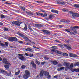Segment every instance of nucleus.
Segmentation results:
<instances>
[{"label":"nucleus","instance_id":"f257e3e1","mask_svg":"<svg viewBox=\"0 0 79 79\" xmlns=\"http://www.w3.org/2000/svg\"><path fill=\"white\" fill-rule=\"evenodd\" d=\"M0 73H2V74L6 75L7 76H10L11 74V72H9V73H8L7 71L3 69L0 70Z\"/></svg>","mask_w":79,"mask_h":79},{"label":"nucleus","instance_id":"f03ea898","mask_svg":"<svg viewBox=\"0 0 79 79\" xmlns=\"http://www.w3.org/2000/svg\"><path fill=\"white\" fill-rule=\"evenodd\" d=\"M8 40L9 41L11 42H13V41H18V39L16 37H9L8 38Z\"/></svg>","mask_w":79,"mask_h":79},{"label":"nucleus","instance_id":"7ed1b4c3","mask_svg":"<svg viewBox=\"0 0 79 79\" xmlns=\"http://www.w3.org/2000/svg\"><path fill=\"white\" fill-rule=\"evenodd\" d=\"M12 24H15V25H17L18 26H20V24H21V22H19V21H14L12 23Z\"/></svg>","mask_w":79,"mask_h":79},{"label":"nucleus","instance_id":"20e7f679","mask_svg":"<svg viewBox=\"0 0 79 79\" xmlns=\"http://www.w3.org/2000/svg\"><path fill=\"white\" fill-rule=\"evenodd\" d=\"M36 14L37 15H41L42 16H43V17H45V16H47V15L46 14H43L42 13H38V12H36Z\"/></svg>","mask_w":79,"mask_h":79},{"label":"nucleus","instance_id":"39448f33","mask_svg":"<svg viewBox=\"0 0 79 79\" xmlns=\"http://www.w3.org/2000/svg\"><path fill=\"white\" fill-rule=\"evenodd\" d=\"M44 34H48V35H50V32L48 31L45 30H42Z\"/></svg>","mask_w":79,"mask_h":79},{"label":"nucleus","instance_id":"423d86ee","mask_svg":"<svg viewBox=\"0 0 79 79\" xmlns=\"http://www.w3.org/2000/svg\"><path fill=\"white\" fill-rule=\"evenodd\" d=\"M3 62L5 64H7L9 65H11V64H10L7 61V59H4L3 61Z\"/></svg>","mask_w":79,"mask_h":79},{"label":"nucleus","instance_id":"0eeeda50","mask_svg":"<svg viewBox=\"0 0 79 79\" xmlns=\"http://www.w3.org/2000/svg\"><path fill=\"white\" fill-rule=\"evenodd\" d=\"M77 29V28H79V27L78 26H75L74 27H72V29H72V30H73V32L75 33V34H77V31H76V29Z\"/></svg>","mask_w":79,"mask_h":79},{"label":"nucleus","instance_id":"6e6552de","mask_svg":"<svg viewBox=\"0 0 79 79\" xmlns=\"http://www.w3.org/2000/svg\"><path fill=\"white\" fill-rule=\"evenodd\" d=\"M31 65H32V66L34 68H35V69H36L37 68V66H36V64L34 63V61H32L31 62Z\"/></svg>","mask_w":79,"mask_h":79},{"label":"nucleus","instance_id":"1a4fd4ad","mask_svg":"<svg viewBox=\"0 0 79 79\" xmlns=\"http://www.w3.org/2000/svg\"><path fill=\"white\" fill-rule=\"evenodd\" d=\"M69 55L70 57H72V58H75V57H77V55L74 54L70 53Z\"/></svg>","mask_w":79,"mask_h":79},{"label":"nucleus","instance_id":"9d476101","mask_svg":"<svg viewBox=\"0 0 79 79\" xmlns=\"http://www.w3.org/2000/svg\"><path fill=\"white\" fill-rule=\"evenodd\" d=\"M64 46H65L66 48L68 50H71V47L70 45L65 44Z\"/></svg>","mask_w":79,"mask_h":79},{"label":"nucleus","instance_id":"9b49d317","mask_svg":"<svg viewBox=\"0 0 79 79\" xmlns=\"http://www.w3.org/2000/svg\"><path fill=\"white\" fill-rule=\"evenodd\" d=\"M35 26L37 28H39V27H41L42 26V25L40 24H36L35 25Z\"/></svg>","mask_w":79,"mask_h":79},{"label":"nucleus","instance_id":"f8f14e48","mask_svg":"<svg viewBox=\"0 0 79 79\" xmlns=\"http://www.w3.org/2000/svg\"><path fill=\"white\" fill-rule=\"evenodd\" d=\"M19 59L22 61H24V60H26V58L24 57V56H20L19 57Z\"/></svg>","mask_w":79,"mask_h":79},{"label":"nucleus","instance_id":"ddd939ff","mask_svg":"<svg viewBox=\"0 0 79 79\" xmlns=\"http://www.w3.org/2000/svg\"><path fill=\"white\" fill-rule=\"evenodd\" d=\"M70 13L71 15H72L73 18H76V13H73V12H70Z\"/></svg>","mask_w":79,"mask_h":79},{"label":"nucleus","instance_id":"4468645a","mask_svg":"<svg viewBox=\"0 0 79 79\" xmlns=\"http://www.w3.org/2000/svg\"><path fill=\"white\" fill-rule=\"evenodd\" d=\"M17 34L18 35H19L21 36V37H23V38H24V35H23V34L21 33H20V32H18L17 33Z\"/></svg>","mask_w":79,"mask_h":79},{"label":"nucleus","instance_id":"2eb2a0df","mask_svg":"<svg viewBox=\"0 0 79 79\" xmlns=\"http://www.w3.org/2000/svg\"><path fill=\"white\" fill-rule=\"evenodd\" d=\"M25 73V74H26V75H27V76H28L30 75V74H31L27 70H26Z\"/></svg>","mask_w":79,"mask_h":79},{"label":"nucleus","instance_id":"dca6fc26","mask_svg":"<svg viewBox=\"0 0 79 79\" xmlns=\"http://www.w3.org/2000/svg\"><path fill=\"white\" fill-rule=\"evenodd\" d=\"M43 73H44V76H47L49 75V73H48V72L44 71L43 72Z\"/></svg>","mask_w":79,"mask_h":79},{"label":"nucleus","instance_id":"f3484780","mask_svg":"<svg viewBox=\"0 0 79 79\" xmlns=\"http://www.w3.org/2000/svg\"><path fill=\"white\" fill-rule=\"evenodd\" d=\"M25 51H27V52H32V49L30 48H28L27 49L25 48Z\"/></svg>","mask_w":79,"mask_h":79},{"label":"nucleus","instance_id":"a211bd4d","mask_svg":"<svg viewBox=\"0 0 79 79\" xmlns=\"http://www.w3.org/2000/svg\"><path fill=\"white\" fill-rule=\"evenodd\" d=\"M51 62H52L54 65H56L58 64V62L56 61L52 60Z\"/></svg>","mask_w":79,"mask_h":79},{"label":"nucleus","instance_id":"6ab92c4d","mask_svg":"<svg viewBox=\"0 0 79 79\" xmlns=\"http://www.w3.org/2000/svg\"><path fill=\"white\" fill-rule=\"evenodd\" d=\"M23 77L25 79H27L28 78V77H29V76L26 74H25L23 75Z\"/></svg>","mask_w":79,"mask_h":79},{"label":"nucleus","instance_id":"aec40b11","mask_svg":"<svg viewBox=\"0 0 79 79\" xmlns=\"http://www.w3.org/2000/svg\"><path fill=\"white\" fill-rule=\"evenodd\" d=\"M64 67H61L60 68L57 69V70L58 71L61 70L63 71V70H64Z\"/></svg>","mask_w":79,"mask_h":79},{"label":"nucleus","instance_id":"412c9836","mask_svg":"<svg viewBox=\"0 0 79 79\" xmlns=\"http://www.w3.org/2000/svg\"><path fill=\"white\" fill-rule=\"evenodd\" d=\"M57 4H61V5H64V2H61V1L57 2Z\"/></svg>","mask_w":79,"mask_h":79},{"label":"nucleus","instance_id":"4be33fe9","mask_svg":"<svg viewBox=\"0 0 79 79\" xmlns=\"http://www.w3.org/2000/svg\"><path fill=\"white\" fill-rule=\"evenodd\" d=\"M64 66H66V67H69V65H70V64L69 63H64Z\"/></svg>","mask_w":79,"mask_h":79},{"label":"nucleus","instance_id":"5701e85b","mask_svg":"<svg viewBox=\"0 0 79 79\" xmlns=\"http://www.w3.org/2000/svg\"><path fill=\"white\" fill-rule=\"evenodd\" d=\"M44 71H41L40 72V77H42L43 76H44Z\"/></svg>","mask_w":79,"mask_h":79},{"label":"nucleus","instance_id":"b1692460","mask_svg":"<svg viewBox=\"0 0 79 79\" xmlns=\"http://www.w3.org/2000/svg\"><path fill=\"white\" fill-rule=\"evenodd\" d=\"M4 66L5 68L6 69H9V65H5Z\"/></svg>","mask_w":79,"mask_h":79},{"label":"nucleus","instance_id":"393cba45","mask_svg":"<svg viewBox=\"0 0 79 79\" xmlns=\"http://www.w3.org/2000/svg\"><path fill=\"white\" fill-rule=\"evenodd\" d=\"M35 63L36 64H40V62L39 61H38L36 59L35 60Z\"/></svg>","mask_w":79,"mask_h":79},{"label":"nucleus","instance_id":"a878e982","mask_svg":"<svg viewBox=\"0 0 79 79\" xmlns=\"http://www.w3.org/2000/svg\"><path fill=\"white\" fill-rule=\"evenodd\" d=\"M74 66H79V62H77V63H75L73 65Z\"/></svg>","mask_w":79,"mask_h":79},{"label":"nucleus","instance_id":"bb28decb","mask_svg":"<svg viewBox=\"0 0 79 79\" xmlns=\"http://www.w3.org/2000/svg\"><path fill=\"white\" fill-rule=\"evenodd\" d=\"M74 7L75 8H79V5L78 4H75L74 5Z\"/></svg>","mask_w":79,"mask_h":79},{"label":"nucleus","instance_id":"cd10ccee","mask_svg":"<svg viewBox=\"0 0 79 79\" xmlns=\"http://www.w3.org/2000/svg\"><path fill=\"white\" fill-rule=\"evenodd\" d=\"M73 67V63H72L71 65H70L69 68L71 69Z\"/></svg>","mask_w":79,"mask_h":79},{"label":"nucleus","instance_id":"c85d7f7f","mask_svg":"<svg viewBox=\"0 0 79 79\" xmlns=\"http://www.w3.org/2000/svg\"><path fill=\"white\" fill-rule=\"evenodd\" d=\"M19 73H20V70H19L18 72L15 73V75H18V74H19Z\"/></svg>","mask_w":79,"mask_h":79},{"label":"nucleus","instance_id":"c756f323","mask_svg":"<svg viewBox=\"0 0 79 79\" xmlns=\"http://www.w3.org/2000/svg\"><path fill=\"white\" fill-rule=\"evenodd\" d=\"M1 18L2 19H3V18H5V16L2 14L1 15Z\"/></svg>","mask_w":79,"mask_h":79},{"label":"nucleus","instance_id":"7c9ffc66","mask_svg":"<svg viewBox=\"0 0 79 79\" xmlns=\"http://www.w3.org/2000/svg\"><path fill=\"white\" fill-rule=\"evenodd\" d=\"M63 56H67L68 55L67 53H64L63 54Z\"/></svg>","mask_w":79,"mask_h":79},{"label":"nucleus","instance_id":"2f4dec72","mask_svg":"<svg viewBox=\"0 0 79 79\" xmlns=\"http://www.w3.org/2000/svg\"><path fill=\"white\" fill-rule=\"evenodd\" d=\"M72 71L73 73H74V71H75V72H77V69H74L73 70H72Z\"/></svg>","mask_w":79,"mask_h":79},{"label":"nucleus","instance_id":"473e14b6","mask_svg":"<svg viewBox=\"0 0 79 79\" xmlns=\"http://www.w3.org/2000/svg\"><path fill=\"white\" fill-rule=\"evenodd\" d=\"M27 25H25V27H24V31H27Z\"/></svg>","mask_w":79,"mask_h":79},{"label":"nucleus","instance_id":"72a5a7b5","mask_svg":"<svg viewBox=\"0 0 79 79\" xmlns=\"http://www.w3.org/2000/svg\"><path fill=\"white\" fill-rule=\"evenodd\" d=\"M20 8L21 10H23L24 11L25 10V8L24 7L21 6L20 7Z\"/></svg>","mask_w":79,"mask_h":79},{"label":"nucleus","instance_id":"f704fd0d","mask_svg":"<svg viewBox=\"0 0 79 79\" xmlns=\"http://www.w3.org/2000/svg\"><path fill=\"white\" fill-rule=\"evenodd\" d=\"M24 39L26 41H27L29 40V39H28V38H27V37H25Z\"/></svg>","mask_w":79,"mask_h":79},{"label":"nucleus","instance_id":"c9c22d12","mask_svg":"<svg viewBox=\"0 0 79 79\" xmlns=\"http://www.w3.org/2000/svg\"><path fill=\"white\" fill-rule=\"evenodd\" d=\"M4 30L5 31H8V28H5L4 29Z\"/></svg>","mask_w":79,"mask_h":79},{"label":"nucleus","instance_id":"e433bc0d","mask_svg":"<svg viewBox=\"0 0 79 79\" xmlns=\"http://www.w3.org/2000/svg\"><path fill=\"white\" fill-rule=\"evenodd\" d=\"M44 58L45 60H48L49 59V58L48 57L46 56L44 57Z\"/></svg>","mask_w":79,"mask_h":79},{"label":"nucleus","instance_id":"4c0bfd02","mask_svg":"<svg viewBox=\"0 0 79 79\" xmlns=\"http://www.w3.org/2000/svg\"><path fill=\"white\" fill-rule=\"evenodd\" d=\"M52 48H54V49H58V48H57V47L56 46H53Z\"/></svg>","mask_w":79,"mask_h":79},{"label":"nucleus","instance_id":"58836bf2","mask_svg":"<svg viewBox=\"0 0 79 79\" xmlns=\"http://www.w3.org/2000/svg\"><path fill=\"white\" fill-rule=\"evenodd\" d=\"M51 77V76H50V75L49 74L48 75V76L47 77V79H50V78Z\"/></svg>","mask_w":79,"mask_h":79},{"label":"nucleus","instance_id":"ea45409f","mask_svg":"<svg viewBox=\"0 0 79 79\" xmlns=\"http://www.w3.org/2000/svg\"><path fill=\"white\" fill-rule=\"evenodd\" d=\"M28 56L30 57H32V56H33V54H29Z\"/></svg>","mask_w":79,"mask_h":79},{"label":"nucleus","instance_id":"a19ab883","mask_svg":"<svg viewBox=\"0 0 79 79\" xmlns=\"http://www.w3.org/2000/svg\"><path fill=\"white\" fill-rule=\"evenodd\" d=\"M26 68V66H25L24 65H23L21 66V68L22 69H24Z\"/></svg>","mask_w":79,"mask_h":79},{"label":"nucleus","instance_id":"79ce46f5","mask_svg":"<svg viewBox=\"0 0 79 79\" xmlns=\"http://www.w3.org/2000/svg\"><path fill=\"white\" fill-rule=\"evenodd\" d=\"M53 17V16L52 15H51L49 16V18L51 19V18H52Z\"/></svg>","mask_w":79,"mask_h":79},{"label":"nucleus","instance_id":"37998d69","mask_svg":"<svg viewBox=\"0 0 79 79\" xmlns=\"http://www.w3.org/2000/svg\"><path fill=\"white\" fill-rule=\"evenodd\" d=\"M29 29L30 30V31H33V30L31 27H28Z\"/></svg>","mask_w":79,"mask_h":79},{"label":"nucleus","instance_id":"c03bdc74","mask_svg":"<svg viewBox=\"0 0 79 79\" xmlns=\"http://www.w3.org/2000/svg\"><path fill=\"white\" fill-rule=\"evenodd\" d=\"M0 45H1V46H2V47H4L5 46V44L3 43L0 44Z\"/></svg>","mask_w":79,"mask_h":79},{"label":"nucleus","instance_id":"a18cd8bd","mask_svg":"<svg viewBox=\"0 0 79 79\" xmlns=\"http://www.w3.org/2000/svg\"><path fill=\"white\" fill-rule=\"evenodd\" d=\"M45 63V62H41V65H44V64Z\"/></svg>","mask_w":79,"mask_h":79},{"label":"nucleus","instance_id":"49530a36","mask_svg":"<svg viewBox=\"0 0 79 79\" xmlns=\"http://www.w3.org/2000/svg\"><path fill=\"white\" fill-rule=\"evenodd\" d=\"M76 17H79V14L76 13Z\"/></svg>","mask_w":79,"mask_h":79},{"label":"nucleus","instance_id":"de8ad7c7","mask_svg":"<svg viewBox=\"0 0 79 79\" xmlns=\"http://www.w3.org/2000/svg\"><path fill=\"white\" fill-rule=\"evenodd\" d=\"M65 31L68 32H70V31L68 29H65Z\"/></svg>","mask_w":79,"mask_h":79},{"label":"nucleus","instance_id":"09e8293b","mask_svg":"<svg viewBox=\"0 0 79 79\" xmlns=\"http://www.w3.org/2000/svg\"><path fill=\"white\" fill-rule=\"evenodd\" d=\"M58 13V11L56 10H55L54 11V13Z\"/></svg>","mask_w":79,"mask_h":79},{"label":"nucleus","instance_id":"8fccbe9b","mask_svg":"<svg viewBox=\"0 0 79 79\" xmlns=\"http://www.w3.org/2000/svg\"><path fill=\"white\" fill-rule=\"evenodd\" d=\"M55 10H53V9H52L51 10V12H52V13H55Z\"/></svg>","mask_w":79,"mask_h":79},{"label":"nucleus","instance_id":"3c124183","mask_svg":"<svg viewBox=\"0 0 79 79\" xmlns=\"http://www.w3.org/2000/svg\"><path fill=\"white\" fill-rule=\"evenodd\" d=\"M70 34H71V35H73V34H74V32L72 31L70 32Z\"/></svg>","mask_w":79,"mask_h":79},{"label":"nucleus","instance_id":"603ef678","mask_svg":"<svg viewBox=\"0 0 79 79\" xmlns=\"http://www.w3.org/2000/svg\"><path fill=\"white\" fill-rule=\"evenodd\" d=\"M60 46L62 48H63L64 47L63 45L61 44H60Z\"/></svg>","mask_w":79,"mask_h":79},{"label":"nucleus","instance_id":"864d4df0","mask_svg":"<svg viewBox=\"0 0 79 79\" xmlns=\"http://www.w3.org/2000/svg\"><path fill=\"white\" fill-rule=\"evenodd\" d=\"M57 53L58 54H59V55H61V52L59 51H57Z\"/></svg>","mask_w":79,"mask_h":79},{"label":"nucleus","instance_id":"5fc2aeb1","mask_svg":"<svg viewBox=\"0 0 79 79\" xmlns=\"http://www.w3.org/2000/svg\"><path fill=\"white\" fill-rule=\"evenodd\" d=\"M5 44L6 46H8V43L6 42H5Z\"/></svg>","mask_w":79,"mask_h":79},{"label":"nucleus","instance_id":"6e6d98bb","mask_svg":"<svg viewBox=\"0 0 79 79\" xmlns=\"http://www.w3.org/2000/svg\"><path fill=\"white\" fill-rule=\"evenodd\" d=\"M24 56H29V54H28L27 53H25V54L24 55Z\"/></svg>","mask_w":79,"mask_h":79},{"label":"nucleus","instance_id":"4d7b16f0","mask_svg":"<svg viewBox=\"0 0 79 79\" xmlns=\"http://www.w3.org/2000/svg\"><path fill=\"white\" fill-rule=\"evenodd\" d=\"M59 27L60 28H62V27H63L62 25H59Z\"/></svg>","mask_w":79,"mask_h":79},{"label":"nucleus","instance_id":"13d9d810","mask_svg":"<svg viewBox=\"0 0 79 79\" xmlns=\"http://www.w3.org/2000/svg\"><path fill=\"white\" fill-rule=\"evenodd\" d=\"M23 55H24L21 54H19V56H23Z\"/></svg>","mask_w":79,"mask_h":79},{"label":"nucleus","instance_id":"bf43d9fd","mask_svg":"<svg viewBox=\"0 0 79 79\" xmlns=\"http://www.w3.org/2000/svg\"><path fill=\"white\" fill-rule=\"evenodd\" d=\"M3 23L2 22H0V26H2Z\"/></svg>","mask_w":79,"mask_h":79},{"label":"nucleus","instance_id":"052dcab7","mask_svg":"<svg viewBox=\"0 0 79 79\" xmlns=\"http://www.w3.org/2000/svg\"><path fill=\"white\" fill-rule=\"evenodd\" d=\"M63 11L65 12L67 11V10H66V9H63Z\"/></svg>","mask_w":79,"mask_h":79},{"label":"nucleus","instance_id":"680f3d73","mask_svg":"<svg viewBox=\"0 0 79 79\" xmlns=\"http://www.w3.org/2000/svg\"><path fill=\"white\" fill-rule=\"evenodd\" d=\"M55 50H56L55 49H52L51 50L52 52H55Z\"/></svg>","mask_w":79,"mask_h":79},{"label":"nucleus","instance_id":"e2e57ef3","mask_svg":"<svg viewBox=\"0 0 79 79\" xmlns=\"http://www.w3.org/2000/svg\"><path fill=\"white\" fill-rule=\"evenodd\" d=\"M6 4H7V5H11V3L8 2H6Z\"/></svg>","mask_w":79,"mask_h":79},{"label":"nucleus","instance_id":"0e129e2a","mask_svg":"<svg viewBox=\"0 0 79 79\" xmlns=\"http://www.w3.org/2000/svg\"><path fill=\"white\" fill-rule=\"evenodd\" d=\"M36 2L37 3H43V2H42L36 1Z\"/></svg>","mask_w":79,"mask_h":79},{"label":"nucleus","instance_id":"69168bd1","mask_svg":"<svg viewBox=\"0 0 79 79\" xmlns=\"http://www.w3.org/2000/svg\"><path fill=\"white\" fill-rule=\"evenodd\" d=\"M58 66H62V65L61 64H59L58 65Z\"/></svg>","mask_w":79,"mask_h":79},{"label":"nucleus","instance_id":"338daca9","mask_svg":"<svg viewBox=\"0 0 79 79\" xmlns=\"http://www.w3.org/2000/svg\"><path fill=\"white\" fill-rule=\"evenodd\" d=\"M57 77H58V76H56H56H54V78H57Z\"/></svg>","mask_w":79,"mask_h":79},{"label":"nucleus","instance_id":"774afa93","mask_svg":"<svg viewBox=\"0 0 79 79\" xmlns=\"http://www.w3.org/2000/svg\"><path fill=\"white\" fill-rule=\"evenodd\" d=\"M3 11H4V12H5L6 13H7L8 12V11L5 10H3Z\"/></svg>","mask_w":79,"mask_h":79}]
</instances>
